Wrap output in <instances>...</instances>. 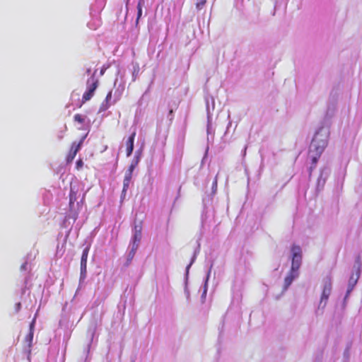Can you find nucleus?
Wrapping results in <instances>:
<instances>
[{"mask_svg": "<svg viewBox=\"0 0 362 362\" xmlns=\"http://www.w3.org/2000/svg\"><path fill=\"white\" fill-rule=\"evenodd\" d=\"M138 163H139V158H136V159L132 160V163L129 166V168H128L127 171L133 173L134 169L136 168V167L138 165Z\"/></svg>", "mask_w": 362, "mask_h": 362, "instance_id": "dca6fc26", "label": "nucleus"}, {"mask_svg": "<svg viewBox=\"0 0 362 362\" xmlns=\"http://www.w3.org/2000/svg\"><path fill=\"white\" fill-rule=\"evenodd\" d=\"M82 144L83 139H81L78 143L73 142L70 150L74 151L76 153H77L80 150Z\"/></svg>", "mask_w": 362, "mask_h": 362, "instance_id": "f8f14e48", "label": "nucleus"}, {"mask_svg": "<svg viewBox=\"0 0 362 362\" xmlns=\"http://www.w3.org/2000/svg\"><path fill=\"white\" fill-rule=\"evenodd\" d=\"M206 0H196V6L197 8L201 9L206 4Z\"/></svg>", "mask_w": 362, "mask_h": 362, "instance_id": "412c9836", "label": "nucleus"}, {"mask_svg": "<svg viewBox=\"0 0 362 362\" xmlns=\"http://www.w3.org/2000/svg\"><path fill=\"white\" fill-rule=\"evenodd\" d=\"M20 307H21V303H18L17 308H20Z\"/></svg>", "mask_w": 362, "mask_h": 362, "instance_id": "393cba45", "label": "nucleus"}, {"mask_svg": "<svg viewBox=\"0 0 362 362\" xmlns=\"http://www.w3.org/2000/svg\"><path fill=\"white\" fill-rule=\"evenodd\" d=\"M292 252V264L291 268L293 271H298L302 262V250L300 246L293 245L291 247Z\"/></svg>", "mask_w": 362, "mask_h": 362, "instance_id": "7ed1b4c3", "label": "nucleus"}, {"mask_svg": "<svg viewBox=\"0 0 362 362\" xmlns=\"http://www.w3.org/2000/svg\"><path fill=\"white\" fill-rule=\"evenodd\" d=\"M298 275V271H293L292 269H291L288 275L284 279L285 287L288 288Z\"/></svg>", "mask_w": 362, "mask_h": 362, "instance_id": "6e6552de", "label": "nucleus"}, {"mask_svg": "<svg viewBox=\"0 0 362 362\" xmlns=\"http://www.w3.org/2000/svg\"><path fill=\"white\" fill-rule=\"evenodd\" d=\"M107 67H105V66H103L102 67V69H101V70H100V75H101V76H103V75L105 74V71L107 70Z\"/></svg>", "mask_w": 362, "mask_h": 362, "instance_id": "b1692460", "label": "nucleus"}, {"mask_svg": "<svg viewBox=\"0 0 362 362\" xmlns=\"http://www.w3.org/2000/svg\"><path fill=\"white\" fill-rule=\"evenodd\" d=\"M132 174H133V173H130V172L126 171V172H125V175H124V177L132 179Z\"/></svg>", "mask_w": 362, "mask_h": 362, "instance_id": "5701e85b", "label": "nucleus"}, {"mask_svg": "<svg viewBox=\"0 0 362 362\" xmlns=\"http://www.w3.org/2000/svg\"><path fill=\"white\" fill-rule=\"evenodd\" d=\"M112 99V91H110L107 95H106V98H105V102H106V105H105V110L107 109L109 107H110V104H109V101Z\"/></svg>", "mask_w": 362, "mask_h": 362, "instance_id": "aec40b11", "label": "nucleus"}, {"mask_svg": "<svg viewBox=\"0 0 362 362\" xmlns=\"http://www.w3.org/2000/svg\"><path fill=\"white\" fill-rule=\"evenodd\" d=\"M328 132L323 128H320L314 135L310 146V152L322 153L327 146Z\"/></svg>", "mask_w": 362, "mask_h": 362, "instance_id": "f257e3e1", "label": "nucleus"}, {"mask_svg": "<svg viewBox=\"0 0 362 362\" xmlns=\"http://www.w3.org/2000/svg\"><path fill=\"white\" fill-rule=\"evenodd\" d=\"M74 119L75 122L79 124H83L85 122V117L80 114H76L74 115Z\"/></svg>", "mask_w": 362, "mask_h": 362, "instance_id": "a211bd4d", "label": "nucleus"}, {"mask_svg": "<svg viewBox=\"0 0 362 362\" xmlns=\"http://www.w3.org/2000/svg\"><path fill=\"white\" fill-rule=\"evenodd\" d=\"M131 180L132 179H129V178H126L124 177V181H123V189H122V193L124 194H125L127 190L129 188V184H130V182H131Z\"/></svg>", "mask_w": 362, "mask_h": 362, "instance_id": "2eb2a0df", "label": "nucleus"}, {"mask_svg": "<svg viewBox=\"0 0 362 362\" xmlns=\"http://www.w3.org/2000/svg\"><path fill=\"white\" fill-rule=\"evenodd\" d=\"M134 233L133 236V243L139 244L141 239V230H142V225L141 223L139 224H136L134 226Z\"/></svg>", "mask_w": 362, "mask_h": 362, "instance_id": "39448f33", "label": "nucleus"}, {"mask_svg": "<svg viewBox=\"0 0 362 362\" xmlns=\"http://www.w3.org/2000/svg\"><path fill=\"white\" fill-rule=\"evenodd\" d=\"M309 153L310 154V156L312 158L313 165H315L322 153L318 154L317 152H310V151Z\"/></svg>", "mask_w": 362, "mask_h": 362, "instance_id": "ddd939ff", "label": "nucleus"}, {"mask_svg": "<svg viewBox=\"0 0 362 362\" xmlns=\"http://www.w3.org/2000/svg\"><path fill=\"white\" fill-rule=\"evenodd\" d=\"M145 4L144 0H139L138 4H137V18L136 22H138L139 19L142 15V7Z\"/></svg>", "mask_w": 362, "mask_h": 362, "instance_id": "9b49d317", "label": "nucleus"}, {"mask_svg": "<svg viewBox=\"0 0 362 362\" xmlns=\"http://www.w3.org/2000/svg\"><path fill=\"white\" fill-rule=\"evenodd\" d=\"M89 252V247H86L83 250L81 259V277L85 278L87 272V261Z\"/></svg>", "mask_w": 362, "mask_h": 362, "instance_id": "20e7f679", "label": "nucleus"}, {"mask_svg": "<svg viewBox=\"0 0 362 362\" xmlns=\"http://www.w3.org/2000/svg\"><path fill=\"white\" fill-rule=\"evenodd\" d=\"M332 290V284L330 281L327 282L325 286L321 296V302L327 300Z\"/></svg>", "mask_w": 362, "mask_h": 362, "instance_id": "0eeeda50", "label": "nucleus"}, {"mask_svg": "<svg viewBox=\"0 0 362 362\" xmlns=\"http://www.w3.org/2000/svg\"><path fill=\"white\" fill-rule=\"evenodd\" d=\"M136 136V132H134L131 136L128 138L127 145V156H130L134 150V142Z\"/></svg>", "mask_w": 362, "mask_h": 362, "instance_id": "423d86ee", "label": "nucleus"}, {"mask_svg": "<svg viewBox=\"0 0 362 362\" xmlns=\"http://www.w3.org/2000/svg\"><path fill=\"white\" fill-rule=\"evenodd\" d=\"M138 247H139V245L137 243H132V247L129 254V261H131L133 259Z\"/></svg>", "mask_w": 362, "mask_h": 362, "instance_id": "4468645a", "label": "nucleus"}, {"mask_svg": "<svg viewBox=\"0 0 362 362\" xmlns=\"http://www.w3.org/2000/svg\"><path fill=\"white\" fill-rule=\"evenodd\" d=\"M83 165V160H82L81 159L78 160L76 161V169H77V170L81 169V168H82Z\"/></svg>", "mask_w": 362, "mask_h": 362, "instance_id": "4be33fe9", "label": "nucleus"}, {"mask_svg": "<svg viewBox=\"0 0 362 362\" xmlns=\"http://www.w3.org/2000/svg\"><path fill=\"white\" fill-rule=\"evenodd\" d=\"M77 199V192L75 191L72 187H71L70 193H69V207L72 209L74 202Z\"/></svg>", "mask_w": 362, "mask_h": 362, "instance_id": "9d476101", "label": "nucleus"}, {"mask_svg": "<svg viewBox=\"0 0 362 362\" xmlns=\"http://www.w3.org/2000/svg\"><path fill=\"white\" fill-rule=\"evenodd\" d=\"M77 153H76L74 151L70 150L69 153H68L66 156V162L68 163H71L73 160L74 159L75 156Z\"/></svg>", "mask_w": 362, "mask_h": 362, "instance_id": "6ab92c4d", "label": "nucleus"}, {"mask_svg": "<svg viewBox=\"0 0 362 362\" xmlns=\"http://www.w3.org/2000/svg\"><path fill=\"white\" fill-rule=\"evenodd\" d=\"M25 266H26V264H23V265L22 266V267L25 268Z\"/></svg>", "mask_w": 362, "mask_h": 362, "instance_id": "a878e982", "label": "nucleus"}, {"mask_svg": "<svg viewBox=\"0 0 362 362\" xmlns=\"http://www.w3.org/2000/svg\"><path fill=\"white\" fill-rule=\"evenodd\" d=\"M356 281H357V279H354L353 277L350 278L349 285V288L347 290L346 296H348L349 294V293L352 291L354 285L356 284Z\"/></svg>", "mask_w": 362, "mask_h": 362, "instance_id": "f3484780", "label": "nucleus"}, {"mask_svg": "<svg viewBox=\"0 0 362 362\" xmlns=\"http://www.w3.org/2000/svg\"><path fill=\"white\" fill-rule=\"evenodd\" d=\"M98 86V80L94 76H92L87 81V90L83 94L82 103H85L90 100L94 95L95 90Z\"/></svg>", "mask_w": 362, "mask_h": 362, "instance_id": "f03ea898", "label": "nucleus"}, {"mask_svg": "<svg viewBox=\"0 0 362 362\" xmlns=\"http://www.w3.org/2000/svg\"><path fill=\"white\" fill-rule=\"evenodd\" d=\"M33 327H34V322L31 323L30 327V332L25 337V341L28 343V347L30 348L32 346V341L33 339Z\"/></svg>", "mask_w": 362, "mask_h": 362, "instance_id": "1a4fd4ad", "label": "nucleus"}]
</instances>
